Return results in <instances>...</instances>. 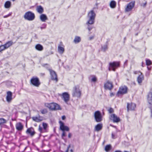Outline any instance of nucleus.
<instances>
[{"label": "nucleus", "instance_id": "obj_1", "mask_svg": "<svg viewBox=\"0 0 152 152\" xmlns=\"http://www.w3.org/2000/svg\"><path fill=\"white\" fill-rule=\"evenodd\" d=\"M96 14L95 12L93 10L90 11L88 13L87 17L88 19L86 24H93L95 22V19Z\"/></svg>", "mask_w": 152, "mask_h": 152}, {"label": "nucleus", "instance_id": "obj_2", "mask_svg": "<svg viewBox=\"0 0 152 152\" xmlns=\"http://www.w3.org/2000/svg\"><path fill=\"white\" fill-rule=\"evenodd\" d=\"M23 18L26 20L29 21H32L34 19L35 15L34 13L29 11L25 13L23 16Z\"/></svg>", "mask_w": 152, "mask_h": 152}, {"label": "nucleus", "instance_id": "obj_3", "mask_svg": "<svg viewBox=\"0 0 152 152\" xmlns=\"http://www.w3.org/2000/svg\"><path fill=\"white\" fill-rule=\"evenodd\" d=\"M45 106L46 107H48L50 110H51L61 109L60 106L55 103H46L45 104Z\"/></svg>", "mask_w": 152, "mask_h": 152}, {"label": "nucleus", "instance_id": "obj_4", "mask_svg": "<svg viewBox=\"0 0 152 152\" xmlns=\"http://www.w3.org/2000/svg\"><path fill=\"white\" fill-rule=\"evenodd\" d=\"M120 62L118 61H114L109 63V70H112L115 71L116 69L119 66Z\"/></svg>", "mask_w": 152, "mask_h": 152}, {"label": "nucleus", "instance_id": "obj_5", "mask_svg": "<svg viewBox=\"0 0 152 152\" xmlns=\"http://www.w3.org/2000/svg\"><path fill=\"white\" fill-rule=\"evenodd\" d=\"M127 88L125 86H121L120 87L117 93V95L119 96L122 95L127 93Z\"/></svg>", "mask_w": 152, "mask_h": 152}, {"label": "nucleus", "instance_id": "obj_6", "mask_svg": "<svg viewBox=\"0 0 152 152\" xmlns=\"http://www.w3.org/2000/svg\"><path fill=\"white\" fill-rule=\"evenodd\" d=\"M81 92L78 87L75 86L74 88V90L72 93L73 97L80 98L81 96Z\"/></svg>", "mask_w": 152, "mask_h": 152}, {"label": "nucleus", "instance_id": "obj_7", "mask_svg": "<svg viewBox=\"0 0 152 152\" xmlns=\"http://www.w3.org/2000/svg\"><path fill=\"white\" fill-rule=\"evenodd\" d=\"M32 84L35 86L38 87L40 84L39 79L37 77H33L31 80Z\"/></svg>", "mask_w": 152, "mask_h": 152}, {"label": "nucleus", "instance_id": "obj_8", "mask_svg": "<svg viewBox=\"0 0 152 152\" xmlns=\"http://www.w3.org/2000/svg\"><path fill=\"white\" fill-rule=\"evenodd\" d=\"M147 101L149 104V107L152 113V92H150L147 96Z\"/></svg>", "mask_w": 152, "mask_h": 152}, {"label": "nucleus", "instance_id": "obj_9", "mask_svg": "<svg viewBox=\"0 0 152 152\" xmlns=\"http://www.w3.org/2000/svg\"><path fill=\"white\" fill-rule=\"evenodd\" d=\"M134 1H132L128 4L125 9V11L126 12H129L131 11L135 5Z\"/></svg>", "mask_w": 152, "mask_h": 152}, {"label": "nucleus", "instance_id": "obj_10", "mask_svg": "<svg viewBox=\"0 0 152 152\" xmlns=\"http://www.w3.org/2000/svg\"><path fill=\"white\" fill-rule=\"evenodd\" d=\"M94 115L96 121L97 122H99L102 121V116L99 111H96L94 113Z\"/></svg>", "mask_w": 152, "mask_h": 152}, {"label": "nucleus", "instance_id": "obj_11", "mask_svg": "<svg viewBox=\"0 0 152 152\" xmlns=\"http://www.w3.org/2000/svg\"><path fill=\"white\" fill-rule=\"evenodd\" d=\"M61 98L64 102L67 104L70 98L69 95L68 93L67 92L63 93L61 95Z\"/></svg>", "mask_w": 152, "mask_h": 152}, {"label": "nucleus", "instance_id": "obj_12", "mask_svg": "<svg viewBox=\"0 0 152 152\" xmlns=\"http://www.w3.org/2000/svg\"><path fill=\"white\" fill-rule=\"evenodd\" d=\"M60 129L62 131H68L69 130V128L67 126L64 125V123L61 121H59Z\"/></svg>", "mask_w": 152, "mask_h": 152}, {"label": "nucleus", "instance_id": "obj_13", "mask_svg": "<svg viewBox=\"0 0 152 152\" xmlns=\"http://www.w3.org/2000/svg\"><path fill=\"white\" fill-rule=\"evenodd\" d=\"M49 71L50 72L51 79L57 82L58 81V79L57 75L56 72L51 69H50Z\"/></svg>", "mask_w": 152, "mask_h": 152}, {"label": "nucleus", "instance_id": "obj_14", "mask_svg": "<svg viewBox=\"0 0 152 152\" xmlns=\"http://www.w3.org/2000/svg\"><path fill=\"white\" fill-rule=\"evenodd\" d=\"M113 86L112 83L109 81H107L104 84V88L106 89L110 90Z\"/></svg>", "mask_w": 152, "mask_h": 152}, {"label": "nucleus", "instance_id": "obj_15", "mask_svg": "<svg viewBox=\"0 0 152 152\" xmlns=\"http://www.w3.org/2000/svg\"><path fill=\"white\" fill-rule=\"evenodd\" d=\"M110 119L112 120L114 122H119L120 120V118L115 114H113L111 115Z\"/></svg>", "mask_w": 152, "mask_h": 152}, {"label": "nucleus", "instance_id": "obj_16", "mask_svg": "<svg viewBox=\"0 0 152 152\" xmlns=\"http://www.w3.org/2000/svg\"><path fill=\"white\" fill-rule=\"evenodd\" d=\"M12 93L11 91H8L7 92L6 99L7 102H11L12 99Z\"/></svg>", "mask_w": 152, "mask_h": 152}, {"label": "nucleus", "instance_id": "obj_17", "mask_svg": "<svg viewBox=\"0 0 152 152\" xmlns=\"http://www.w3.org/2000/svg\"><path fill=\"white\" fill-rule=\"evenodd\" d=\"M139 73L140 74L137 78V81L139 84H141L144 80V77L143 75L141 72H139Z\"/></svg>", "mask_w": 152, "mask_h": 152}, {"label": "nucleus", "instance_id": "obj_18", "mask_svg": "<svg viewBox=\"0 0 152 152\" xmlns=\"http://www.w3.org/2000/svg\"><path fill=\"white\" fill-rule=\"evenodd\" d=\"M127 107L128 110H134L136 107V105L134 103L128 104Z\"/></svg>", "mask_w": 152, "mask_h": 152}, {"label": "nucleus", "instance_id": "obj_19", "mask_svg": "<svg viewBox=\"0 0 152 152\" xmlns=\"http://www.w3.org/2000/svg\"><path fill=\"white\" fill-rule=\"evenodd\" d=\"M15 126L16 129L18 131H21L23 128V126L20 122L17 123Z\"/></svg>", "mask_w": 152, "mask_h": 152}, {"label": "nucleus", "instance_id": "obj_20", "mask_svg": "<svg viewBox=\"0 0 152 152\" xmlns=\"http://www.w3.org/2000/svg\"><path fill=\"white\" fill-rule=\"evenodd\" d=\"M64 51V47L63 45L62 46L61 45H59L58 46V51L60 54H62L63 53Z\"/></svg>", "mask_w": 152, "mask_h": 152}, {"label": "nucleus", "instance_id": "obj_21", "mask_svg": "<svg viewBox=\"0 0 152 152\" xmlns=\"http://www.w3.org/2000/svg\"><path fill=\"white\" fill-rule=\"evenodd\" d=\"M40 19L41 21L43 22H45L48 19L47 16L44 14H42L40 15Z\"/></svg>", "mask_w": 152, "mask_h": 152}, {"label": "nucleus", "instance_id": "obj_22", "mask_svg": "<svg viewBox=\"0 0 152 152\" xmlns=\"http://www.w3.org/2000/svg\"><path fill=\"white\" fill-rule=\"evenodd\" d=\"M81 41V38L80 37L76 36L75 37L73 42L75 44H77L79 43Z\"/></svg>", "mask_w": 152, "mask_h": 152}, {"label": "nucleus", "instance_id": "obj_23", "mask_svg": "<svg viewBox=\"0 0 152 152\" xmlns=\"http://www.w3.org/2000/svg\"><path fill=\"white\" fill-rule=\"evenodd\" d=\"M102 124H98L95 126V130L96 131L98 132L102 129Z\"/></svg>", "mask_w": 152, "mask_h": 152}, {"label": "nucleus", "instance_id": "obj_24", "mask_svg": "<svg viewBox=\"0 0 152 152\" xmlns=\"http://www.w3.org/2000/svg\"><path fill=\"white\" fill-rule=\"evenodd\" d=\"M13 44V42L12 41H9L7 42L4 45L6 48L7 49L10 46H12Z\"/></svg>", "mask_w": 152, "mask_h": 152}, {"label": "nucleus", "instance_id": "obj_25", "mask_svg": "<svg viewBox=\"0 0 152 152\" xmlns=\"http://www.w3.org/2000/svg\"><path fill=\"white\" fill-rule=\"evenodd\" d=\"M35 49L39 51H41L43 49V46L40 44H38L36 45L35 46Z\"/></svg>", "mask_w": 152, "mask_h": 152}, {"label": "nucleus", "instance_id": "obj_26", "mask_svg": "<svg viewBox=\"0 0 152 152\" xmlns=\"http://www.w3.org/2000/svg\"><path fill=\"white\" fill-rule=\"evenodd\" d=\"M36 10L37 12L40 14L42 13L44 11L43 7L40 5L37 7Z\"/></svg>", "mask_w": 152, "mask_h": 152}, {"label": "nucleus", "instance_id": "obj_27", "mask_svg": "<svg viewBox=\"0 0 152 152\" xmlns=\"http://www.w3.org/2000/svg\"><path fill=\"white\" fill-rule=\"evenodd\" d=\"M27 134H30L31 136H33L34 134V132L32 128H29L27 129L26 131Z\"/></svg>", "mask_w": 152, "mask_h": 152}, {"label": "nucleus", "instance_id": "obj_28", "mask_svg": "<svg viewBox=\"0 0 152 152\" xmlns=\"http://www.w3.org/2000/svg\"><path fill=\"white\" fill-rule=\"evenodd\" d=\"M11 5V2L9 1H7L5 3L4 7L5 8L8 9L10 7Z\"/></svg>", "mask_w": 152, "mask_h": 152}, {"label": "nucleus", "instance_id": "obj_29", "mask_svg": "<svg viewBox=\"0 0 152 152\" xmlns=\"http://www.w3.org/2000/svg\"><path fill=\"white\" fill-rule=\"evenodd\" d=\"M33 120L37 122H39L41 121L42 120V119L41 117H32Z\"/></svg>", "mask_w": 152, "mask_h": 152}, {"label": "nucleus", "instance_id": "obj_30", "mask_svg": "<svg viewBox=\"0 0 152 152\" xmlns=\"http://www.w3.org/2000/svg\"><path fill=\"white\" fill-rule=\"evenodd\" d=\"M116 3L114 1H111L110 4V7L112 8H114L115 7Z\"/></svg>", "mask_w": 152, "mask_h": 152}, {"label": "nucleus", "instance_id": "obj_31", "mask_svg": "<svg viewBox=\"0 0 152 152\" xmlns=\"http://www.w3.org/2000/svg\"><path fill=\"white\" fill-rule=\"evenodd\" d=\"M111 148V145H106L105 148L104 150L106 151H108L110 150Z\"/></svg>", "mask_w": 152, "mask_h": 152}, {"label": "nucleus", "instance_id": "obj_32", "mask_svg": "<svg viewBox=\"0 0 152 152\" xmlns=\"http://www.w3.org/2000/svg\"><path fill=\"white\" fill-rule=\"evenodd\" d=\"M107 49V45H104L102 47V50L103 51H105Z\"/></svg>", "mask_w": 152, "mask_h": 152}, {"label": "nucleus", "instance_id": "obj_33", "mask_svg": "<svg viewBox=\"0 0 152 152\" xmlns=\"http://www.w3.org/2000/svg\"><path fill=\"white\" fill-rule=\"evenodd\" d=\"M146 64L147 66L150 65L151 64L152 62L151 61L148 59L146 60Z\"/></svg>", "mask_w": 152, "mask_h": 152}, {"label": "nucleus", "instance_id": "obj_34", "mask_svg": "<svg viewBox=\"0 0 152 152\" xmlns=\"http://www.w3.org/2000/svg\"><path fill=\"white\" fill-rule=\"evenodd\" d=\"M40 112L42 114H45L47 113L48 111L47 109H44L41 110H40Z\"/></svg>", "mask_w": 152, "mask_h": 152}, {"label": "nucleus", "instance_id": "obj_35", "mask_svg": "<svg viewBox=\"0 0 152 152\" xmlns=\"http://www.w3.org/2000/svg\"><path fill=\"white\" fill-rule=\"evenodd\" d=\"M0 124H1L5 123L7 122V121L3 118H0Z\"/></svg>", "mask_w": 152, "mask_h": 152}, {"label": "nucleus", "instance_id": "obj_36", "mask_svg": "<svg viewBox=\"0 0 152 152\" xmlns=\"http://www.w3.org/2000/svg\"><path fill=\"white\" fill-rule=\"evenodd\" d=\"M42 126H43V129L45 130L48 127V124L46 123H43Z\"/></svg>", "mask_w": 152, "mask_h": 152}, {"label": "nucleus", "instance_id": "obj_37", "mask_svg": "<svg viewBox=\"0 0 152 152\" xmlns=\"http://www.w3.org/2000/svg\"><path fill=\"white\" fill-rule=\"evenodd\" d=\"M6 49L4 45H1L0 46V52Z\"/></svg>", "mask_w": 152, "mask_h": 152}, {"label": "nucleus", "instance_id": "obj_38", "mask_svg": "<svg viewBox=\"0 0 152 152\" xmlns=\"http://www.w3.org/2000/svg\"><path fill=\"white\" fill-rule=\"evenodd\" d=\"M97 80V78L95 76H93L91 79V81L93 82H96Z\"/></svg>", "mask_w": 152, "mask_h": 152}, {"label": "nucleus", "instance_id": "obj_39", "mask_svg": "<svg viewBox=\"0 0 152 152\" xmlns=\"http://www.w3.org/2000/svg\"><path fill=\"white\" fill-rule=\"evenodd\" d=\"M46 26L47 25L46 24L44 23L42 25V26L40 27V28L41 29L45 28L46 27Z\"/></svg>", "mask_w": 152, "mask_h": 152}, {"label": "nucleus", "instance_id": "obj_40", "mask_svg": "<svg viewBox=\"0 0 152 152\" xmlns=\"http://www.w3.org/2000/svg\"><path fill=\"white\" fill-rule=\"evenodd\" d=\"M65 152H73L72 149H71L69 147H68L67 150Z\"/></svg>", "mask_w": 152, "mask_h": 152}, {"label": "nucleus", "instance_id": "obj_41", "mask_svg": "<svg viewBox=\"0 0 152 152\" xmlns=\"http://www.w3.org/2000/svg\"><path fill=\"white\" fill-rule=\"evenodd\" d=\"M89 24H88V25H87L88 26V31H90L93 28V27L92 26H91V27H90L89 26Z\"/></svg>", "mask_w": 152, "mask_h": 152}, {"label": "nucleus", "instance_id": "obj_42", "mask_svg": "<svg viewBox=\"0 0 152 152\" xmlns=\"http://www.w3.org/2000/svg\"><path fill=\"white\" fill-rule=\"evenodd\" d=\"M108 111L109 113H110L113 112V110L112 108H110L108 109Z\"/></svg>", "mask_w": 152, "mask_h": 152}, {"label": "nucleus", "instance_id": "obj_43", "mask_svg": "<svg viewBox=\"0 0 152 152\" xmlns=\"http://www.w3.org/2000/svg\"><path fill=\"white\" fill-rule=\"evenodd\" d=\"M94 37H95L94 35L90 37H89V40H92L93 39H94Z\"/></svg>", "mask_w": 152, "mask_h": 152}, {"label": "nucleus", "instance_id": "obj_44", "mask_svg": "<svg viewBox=\"0 0 152 152\" xmlns=\"http://www.w3.org/2000/svg\"><path fill=\"white\" fill-rule=\"evenodd\" d=\"M39 130L40 132H42V127L40 125L39 126Z\"/></svg>", "mask_w": 152, "mask_h": 152}, {"label": "nucleus", "instance_id": "obj_45", "mask_svg": "<svg viewBox=\"0 0 152 152\" xmlns=\"http://www.w3.org/2000/svg\"><path fill=\"white\" fill-rule=\"evenodd\" d=\"M63 133L62 134V137L63 138V137H65L66 135V133L64 131H62Z\"/></svg>", "mask_w": 152, "mask_h": 152}, {"label": "nucleus", "instance_id": "obj_46", "mask_svg": "<svg viewBox=\"0 0 152 152\" xmlns=\"http://www.w3.org/2000/svg\"><path fill=\"white\" fill-rule=\"evenodd\" d=\"M11 15V13H9V14L7 15H5V16H4V18H7L8 17H9V16H10Z\"/></svg>", "mask_w": 152, "mask_h": 152}, {"label": "nucleus", "instance_id": "obj_47", "mask_svg": "<svg viewBox=\"0 0 152 152\" xmlns=\"http://www.w3.org/2000/svg\"><path fill=\"white\" fill-rule=\"evenodd\" d=\"M150 72H147L145 74V75L146 76H149L150 75Z\"/></svg>", "mask_w": 152, "mask_h": 152}, {"label": "nucleus", "instance_id": "obj_48", "mask_svg": "<svg viewBox=\"0 0 152 152\" xmlns=\"http://www.w3.org/2000/svg\"><path fill=\"white\" fill-rule=\"evenodd\" d=\"M139 72H138V71H135V72H134V73L135 74H139H139H140V73H139Z\"/></svg>", "mask_w": 152, "mask_h": 152}, {"label": "nucleus", "instance_id": "obj_49", "mask_svg": "<svg viewBox=\"0 0 152 152\" xmlns=\"http://www.w3.org/2000/svg\"><path fill=\"white\" fill-rule=\"evenodd\" d=\"M66 118V117L64 115H63L62 117V119L63 120H64Z\"/></svg>", "mask_w": 152, "mask_h": 152}, {"label": "nucleus", "instance_id": "obj_50", "mask_svg": "<svg viewBox=\"0 0 152 152\" xmlns=\"http://www.w3.org/2000/svg\"><path fill=\"white\" fill-rule=\"evenodd\" d=\"M114 96V94L113 93H110V96Z\"/></svg>", "mask_w": 152, "mask_h": 152}, {"label": "nucleus", "instance_id": "obj_51", "mask_svg": "<svg viewBox=\"0 0 152 152\" xmlns=\"http://www.w3.org/2000/svg\"><path fill=\"white\" fill-rule=\"evenodd\" d=\"M112 138H113V139L115 138V136H114V134L113 133L112 134Z\"/></svg>", "mask_w": 152, "mask_h": 152}, {"label": "nucleus", "instance_id": "obj_52", "mask_svg": "<svg viewBox=\"0 0 152 152\" xmlns=\"http://www.w3.org/2000/svg\"><path fill=\"white\" fill-rule=\"evenodd\" d=\"M71 134L70 133H69L68 134V137L69 138H70L71 136Z\"/></svg>", "mask_w": 152, "mask_h": 152}, {"label": "nucleus", "instance_id": "obj_53", "mask_svg": "<svg viewBox=\"0 0 152 152\" xmlns=\"http://www.w3.org/2000/svg\"><path fill=\"white\" fill-rule=\"evenodd\" d=\"M147 68L148 70H150L151 69V67H147Z\"/></svg>", "mask_w": 152, "mask_h": 152}, {"label": "nucleus", "instance_id": "obj_54", "mask_svg": "<svg viewBox=\"0 0 152 152\" xmlns=\"http://www.w3.org/2000/svg\"><path fill=\"white\" fill-rule=\"evenodd\" d=\"M115 152H121L120 151H115Z\"/></svg>", "mask_w": 152, "mask_h": 152}, {"label": "nucleus", "instance_id": "obj_55", "mask_svg": "<svg viewBox=\"0 0 152 152\" xmlns=\"http://www.w3.org/2000/svg\"><path fill=\"white\" fill-rule=\"evenodd\" d=\"M146 4V2H145V4H143V6H145Z\"/></svg>", "mask_w": 152, "mask_h": 152}, {"label": "nucleus", "instance_id": "obj_56", "mask_svg": "<svg viewBox=\"0 0 152 152\" xmlns=\"http://www.w3.org/2000/svg\"><path fill=\"white\" fill-rule=\"evenodd\" d=\"M12 1H15V0H12Z\"/></svg>", "mask_w": 152, "mask_h": 152}, {"label": "nucleus", "instance_id": "obj_57", "mask_svg": "<svg viewBox=\"0 0 152 152\" xmlns=\"http://www.w3.org/2000/svg\"><path fill=\"white\" fill-rule=\"evenodd\" d=\"M42 75H44V74H42Z\"/></svg>", "mask_w": 152, "mask_h": 152}]
</instances>
